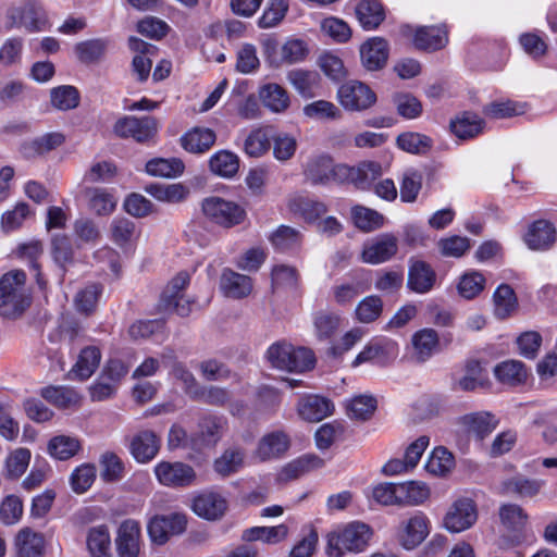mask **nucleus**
Wrapping results in <instances>:
<instances>
[{"label": "nucleus", "mask_w": 557, "mask_h": 557, "mask_svg": "<svg viewBox=\"0 0 557 557\" xmlns=\"http://www.w3.org/2000/svg\"><path fill=\"white\" fill-rule=\"evenodd\" d=\"M373 536L370 525L361 521H352L338 528L327 536L326 553L330 557H343L346 553L366 550Z\"/></svg>", "instance_id": "f257e3e1"}, {"label": "nucleus", "mask_w": 557, "mask_h": 557, "mask_svg": "<svg viewBox=\"0 0 557 557\" xmlns=\"http://www.w3.org/2000/svg\"><path fill=\"white\" fill-rule=\"evenodd\" d=\"M26 274L14 270L0 278V315L16 318L30 305V296L26 287Z\"/></svg>", "instance_id": "f03ea898"}, {"label": "nucleus", "mask_w": 557, "mask_h": 557, "mask_svg": "<svg viewBox=\"0 0 557 557\" xmlns=\"http://www.w3.org/2000/svg\"><path fill=\"white\" fill-rule=\"evenodd\" d=\"M272 367L288 372H305L313 369L315 357L311 349L295 347L287 342H276L267 350Z\"/></svg>", "instance_id": "7ed1b4c3"}, {"label": "nucleus", "mask_w": 557, "mask_h": 557, "mask_svg": "<svg viewBox=\"0 0 557 557\" xmlns=\"http://www.w3.org/2000/svg\"><path fill=\"white\" fill-rule=\"evenodd\" d=\"M347 172L346 164H335L331 157L321 154L307 162L304 175L313 185H329L345 183Z\"/></svg>", "instance_id": "20e7f679"}, {"label": "nucleus", "mask_w": 557, "mask_h": 557, "mask_svg": "<svg viewBox=\"0 0 557 557\" xmlns=\"http://www.w3.org/2000/svg\"><path fill=\"white\" fill-rule=\"evenodd\" d=\"M201 208L210 221L225 228L240 224L246 218V211L238 203L220 197L203 199Z\"/></svg>", "instance_id": "39448f33"}, {"label": "nucleus", "mask_w": 557, "mask_h": 557, "mask_svg": "<svg viewBox=\"0 0 557 557\" xmlns=\"http://www.w3.org/2000/svg\"><path fill=\"white\" fill-rule=\"evenodd\" d=\"M113 132L121 138H133L139 144H146L156 136L158 123L152 116H124L115 122Z\"/></svg>", "instance_id": "423d86ee"}, {"label": "nucleus", "mask_w": 557, "mask_h": 557, "mask_svg": "<svg viewBox=\"0 0 557 557\" xmlns=\"http://www.w3.org/2000/svg\"><path fill=\"white\" fill-rule=\"evenodd\" d=\"M478 519L474 500L468 497L456 499L448 508L444 519V528L451 533H460L470 529Z\"/></svg>", "instance_id": "0eeeda50"}, {"label": "nucleus", "mask_w": 557, "mask_h": 557, "mask_svg": "<svg viewBox=\"0 0 557 557\" xmlns=\"http://www.w3.org/2000/svg\"><path fill=\"white\" fill-rule=\"evenodd\" d=\"M337 98L342 107L348 111L367 110L376 101L371 88L358 81L343 84L337 90Z\"/></svg>", "instance_id": "6e6552de"}, {"label": "nucleus", "mask_w": 557, "mask_h": 557, "mask_svg": "<svg viewBox=\"0 0 557 557\" xmlns=\"http://www.w3.org/2000/svg\"><path fill=\"white\" fill-rule=\"evenodd\" d=\"M158 482L168 487H185L196 480L194 468L187 463L175 461H160L154 466Z\"/></svg>", "instance_id": "1a4fd4ad"}, {"label": "nucleus", "mask_w": 557, "mask_h": 557, "mask_svg": "<svg viewBox=\"0 0 557 557\" xmlns=\"http://www.w3.org/2000/svg\"><path fill=\"white\" fill-rule=\"evenodd\" d=\"M187 520L183 513H170L153 517L148 523V534L150 540L158 545H163L173 535L183 533L186 529Z\"/></svg>", "instance_id": "9d476101"}, {"label": "nucleus", "mask_w": 557, "mask_h": 557, "mask_svg": "<svg viewBox=\"0 0 557 557\" xmlns=\"http://www.w3.org/2000/svg\"><path fill=\"white\" fill-rule=\"evenodd\" d=\"M398 251V239L394 234L384 233L363 244L361 260L380 264L391 260Z\"/></svg>", "instance_id": "9b49d317"}, {"label": "nucleus", "mask_w": 557, "mask_h": 557, "mask_svg": "<svg viewBox=\"0 0 557 557\" xmlns=\"http://www.w3.org/2000/svg\"><path fill=\"white\" fill-rule=\"evenodd\" d=\"M430 533V520L421 511L404 520L399 525L398 540L400 545L408 550L418 547Z\"/></svg>", "instance_id": "f8f14e48"}, {"label": "nucleus", "mask_w": 557, "mask_h": 557, "mask_svg": "<svg viewBox=\"0 0 557 557\" xmlns=\"http://www.w3.org/2000/svg\"><path fill=\"white\" fill-rule=\"evenodd\" d=\"M9 27L23 26L29 30H38L45 24L44 12L41 8L32 0H26L18 7H13L8 11Z\"/></svg>", "instance_id": "ddd939ff"}, {"label": "nucleus", "mask_w": 557, "mask_h": 557, "mask_svg": "<svg viewBox=\"0 0 557 557\" xmlns=\"http://www.w3.org/2000/svg\"><path fill=\"white\" fill-rule=\"evenodd\" d=\"M436 273L433 268L423 260L413 259L409 260L407 287L417 293H429L435 285Z\"/></svg>", "instance_id": "4468645a"}, {"label": "nucleus", "mask_w": 557, "mask_h": 557, "mask_svg": "<svg viewBox=\"0 0 557 557\" xmlns=\"http://www.w3.org/2000/svg\"><path fill=\"white\" fill-rule=\"evenodd\" d=\"M289 444V437L283 431L268 433L259 441L253 451V458L259 461L280 458L288 450Z\"/></svg>", "instance_id": "2eb2a0df"}, {"label": "nucleus", "mask_w": 557, "mask_h": 557, "mask_svg": "<svg viewBox=\"0 0 557 557\" xmlns=\"http://www.w3.org/2000/svg\"><path fill=\"white\" fill-rule=\"evenodd\" d=\"M459 424L468 435L482 441L496 429L498 420L490 412L480 411L460 417Z\"/></svg>", "instance_id": "dca6fc26"}, {"label": "nucleus", "mask_w": 557, "mask_h": 557, "mask_svg": "<svg viewBox=\"0 0 557 557\" xmlns=\"http://www.w3.org/2000/svg\"><path fill=\"white\" fill-rule=\"evenodd\" d=\"M252 287L253 283L250 276L227 268L222 271L220 289L224 296L233 299H242L251 294Z\"/></svg>", "instance_id": "f3484780"}, {"label": "nucleus", "mask_w": 557, "mask_h": 557, "mask_svg": "<svg viewBox=\"0 0 557 557\" xmlns=\"http://www.w3.org/2000/svg\"><path fill=\"white\" fill-rule=\"evenodd\" d=\"M362 65L369 71L382 69L388 59V44L381 37H373L360 47Z\"/></svg>", "instance_id": "a211bd4d"}, {"label": "nucleus", "mask_w": 557, "mask_h": 557, "mask_svg": "<svg viewBox=\"0 0 557 557\" xmlns=\"http://www.w3.org/2000/svg\"><path fill=\"white\" fill-rule=\"evenodd\" d=\"M297 410L304 420L319 422L332 414L334 405L325 397L308 395L299 400Z\"/></svg>", "instance_id": "6ab92c4d"}, {"label": "nucleus", "mask_w": 557, "mask_h": 557, "mask_svg": "<svg viewBox=\"0 0 557 557\" xmlns=\"http://www.w3.org/2000/svg\"><path fill=\"white\" fill-rule=\"evenodd\" d=\"M129 449L136 461L145 463L157 456L160 440L152 431H140L132 438Z\"/></svg>", "instance_id": "aec40b11"}, {"label": "nucleus", "mask_w": 557, "mask_h": 557, "mask_svg": "<svg viewBox=\"0 0 557 557\" xmlns=\"http://www.w3.org/2000/svg\"><path fill=\"white\" fill-rule=\"evenodd\" d=\"M140 527L135 520L124 521L119 529L116 547L120 557H137L139 553Z\"/></svg>", "instance_id": "412c9836"}, {"label": "nucleus", "mask_w": 557, "mask_h": 557, "mask_svg": "<svg viewBox=\"0 0 557 557\" xmlns=\"http://www.w3.org/2000/svg\"><path fill=\"white\" fill-rule=\"evenodd\" d=\"M15 557H41L45 552V537L41 533L25 527L15 536Z\"/></svg>", "instance_id": "4be33fe9"}, {"label": "nucleus", "mask_w": 557, "mask_h": 557, "mask_svg": "<svg viewBox=\"0 0 557 557\" xmlns=\"http://www.w3.org/2000/svg\"><path fill=\"white\" fill-rule=\"evenodd\" d=\"M227 508L224 497L216 493H203L195 497L193 502L194 512L207 520H216L221 518Z\"/></svg>", "instance_id": "5701e85b"}, {"label": "nucleus", "mask_w": 557, "mask_h": 557, "mask_svg": "<svg viewBox=\"0 0 557 557\" xmlns=\"http://www.w3.org/2000/svg\"><path fill=\"white\" fill-rule=\"evenodd\" d=\"M216 135L211 128L194 127L181 138V146L188 152L201 154L208 151L215 143Z\"/></svg>", "instance_id": "b1692460"}, {"label": "nucleus", "mask_w": 557, "mask_h": 557, "mask_svg": "<svg viewBox=\"0 0 557 557\" xmlns=\"http://www.w3.org/2000/svg\"><path fill=\"white\" fill-rule=\"evenodd\" d=\"M259 99L273 113H284L290 106L288 91L276 83H268L259 88Z\"/></svg>", "instance_id": "393cba45"}, {"label": "nucleus", "mask_w": 557, "mask_h": 557, "mask_svg": "<svg viewBox=\"0 0 557 557\" xmlns=\"http://www.w3.org/2000/svg\"><path fill=\"white\" fill-rule=\"evenodd\" d=\"M369 282L362 275L356 274L350 280L335 284L332 287V295L336 304L345 306L369 290Z\"/></svg>", "instance_id": "a878e982"}, {"label": "nucleus", "mask_w": 557, "mask_h": 557, "mask_svg": "<svg viewBox=\"0 0 557 557\" xmlns=\"http://www.w3.org/2000/svg\"><path fill=\"white\" fill-rule=\"evenodd\" d=\"M128 46L131 50L138 52L133 59V71L139 82H145L152 66V61L147 55L153 54L157 51V47L136 37L129 38Z\"/></svg>", "instance_id": "bb28decb"}, {"label": "nucleus", "mask_w": 557, "mask_h": 557, "mask_svg": "<svg viewBox=\"0 0 557 557\" xmlns=\"http://www.w3.org/2000/svg\"><path fill=\"white\" fill-rule=\"evenodd\" d=\"M100 360L101 351L98 347H85L79 352L76 363L70 370L69 377L79 381L89 379L99 367Z\"/></svg>", "instance_id": "cd10ccee"}, {"label": "nucleus", "mask_w": 557, "mask_h": 557, "mask_svg": "<svg viewBox=\"0 0 557 557\" xmlns=\"http://www.w3.org/2000/svg\"><path fill=\"white\" fill-rule=\"evenodd\" d=\"M289 529L282 523L274 527H252L243 532V540L247 542L261 541L262 543L274 545L285 541Z\"/></svg>", "instance_id": "c85d7f7f"}, {"label": "nucleus", "mask_w": 557, "mask_h": 557, "mask_svg": "<svg viewBox=\"0 0 557 557\" xmlns=\"http://www.w3.org/2000/svg\"><path fill=\"white\" fill-rule=\"evenodd\" d=\"M82 449L81 440L71 435H55L47 445L48 454L58 460H69Z\"/></svg>", "instance_id": "c756f323"}, {"label": "nucleus", "mask_w": 557, "mask_h": 557, "mask_svg": "<svg viewBox=\"0 0 557 557\" xmlns=\"http://www.w3.org/2000/svg\"><path fill=\"white\" fill-rule=\"evenodd\" d=\"M226 424L223 417H205L198 425L197 441L205 446H214L225 432Z\"/></svg>", "instance_id": "7c9ffc66"}, {"label": "nucleus", "mask_w": 557, "mask_h": 557, "mask_svg": "<svg viewBox=\"0 0 557 557\" xmlns=\"http://www.w3.org/2000/svg\"><path fill=\"white\" fill-rule=\"evenodd\" d=\"M448 41L447 30L443 27L423 26L417 29L413 44L421 50H438Z\"/></svg>", "instance_id": "2f4dec72"}, {"label": "nucleus", "mask_w": 557, "mask_h": 557, "mask_svg": "<svg viewBox=\"0 0 557 557\" xmlns=\"http://www.w3.org/2000/svg\"><path fill=\"white\" fill-rule=\"evenodd\" d=\"M346 182H352L359 188H367L382 175V166L374 161H366L358 166L347 165Z\"/></svg>", "instance_id": "473e14b6"}, {"label": "nucleus", "mask_w": 557, "mask_h": 557, "mask_svg": "<svg viewBox=\"0 0 557 557\" xmlns=\"http://www.w3.org/2000/svg\"><path fill=\"white\" fill-rule=\"evenodd\" d=\"M209 168L218 176L232 178L239 170V158L232 151L219 150L209 159Z\"/></svg>", "instance_id": "72a5a7b5"}, {"label": "nucleus", "mask_w": 557, "mask_h": 557, "mask_svg": "<svg viewBox=\"0 0 557 557\" xmlns=\"http://www.w3.org/2000/svg\"><path fill=\"white\" fill-rule=\"evenodd\" d=\"M496 379L506 385L517 386L527 381L528 371L519 360H506L494 368Z\"/></svg>", "instance_id": "f704fd0d"}, {"label": "nucleus", "mask_w": 557, "mask_h": 557, "mask_svg": "<svg viewBox=\"0 0 557 557\" xmlns=\"http://www.w3.org/2000/svg\"><path fill=\"white\" fill-rule=\"evenodd\" d=\"M430 497L429 486L420 481H408L398 484V505L418 506Z\"/></svg>", "instance_id": "c9c22d12"}, {"label": "nucleus", "mask_w": 557, "mask_h": 557, "mask_svg": "<svg viewBox=\"0 0 557 557\" xmlns=\"http://www.w3.org/2000/svg\"><path fill=\"white\" fill-rule=\"evenodd\" d=\"M65 141L62 133H47L41 137L22 145L21 152L25 158H34L60 147Z\"/></svg>", "instance_id": "e433bc0d"}, {"label": "nucleus", "mask_w": 557, "mask_h": 557, "mask_svg": "<svg viewBox=\"0 0 557 557\" xmlns=\"http://www.w3.org/2000/svg\"><path fill=\"white\" fill-rule=\"evenodd\" d=\"M554 239L555 228L550 223L543 220L534 222L524 237L527 245L534 250L548 248Z\"/></svg>", "instance_id": "4c0bfd02"}, {"label": "nucleus", "mask_w": 557, "mask_h": 557, "mask_svg": "<svg viewBox=\"0 0 557 557\" xmlns=\"http://www.w3.org/2000/svg\"><path fill=\"white\" fill-rule=\"evenodd\" d=\"M454 455L444 446L435 447L430 454L425 470L435 476H446L455 468Z\"/></svg>", "instance_id": "58836bf2"}, {"label": "nucleus", "mask_w": 557, "mask_h": 557, "mask_svg": "<svg viewBox=\"0 0 557 557\" xmlns=\"http://www.w3.org/2000/svg\"><path fill=\"white\" fill-rule=\"evenodd\" d=\"M271 128L261 126L253 128L244 143V151L251 158H259L265 154L271 147Z\"/></svg>", "instance_id": "ea45409f"}, {"label": "nucleus", "mask_w": 557, "mask_h": 557, "mask_svg": "<svg viewBox=\"0 0 557 557\" xmlns=\"http://www.w3.org/2000/svg\"><path fill=\"white\" fill-rule=\"evenodd\" d=\"M356 15L364 29L376 28L384 20V10L377 0H361L356 7Z\"/></svg>", "instance_id": "a19ab883"}, {"label": "nucleus", "mask_w": 557, "mask_h": 557, "mask_svg": "<svg viewBox=\"0 0 557 557\" xmlns=\"http://www.w3.org/2000/svg\"><path fill=\"white\" fill-rule=\"evenodd\" d=\"M108 47V39L95 38L78 42L74 50L82 63L91 64L99 62L104 57Z\"/></svg>", "instance_id": "79ce46f5"}, {"label": "nucleus", "mask_w": 557, "mask_h": 557, "mask_svg": "<svg viewBox=\"0 0 557 557\" xmlns=\"http://www.w3.org/2000/svg\"><path fill=\"white\" fill-rule=\"evenodd\" d=\"M244 450L237 447L225 449L213 462L214 471L222 478H226L239 471L244 466Z\"/></svg>", "instance_id": "37998d69"}, {"label": "nucleus", "mask_w": 557, "mask_h": 557, "mask_svg": "<svg viewBox=\"0 0 557 557\" xmlns=\"http://www.w3.org/2000/svg\"><path fill=\"white\" fill-rule=\"evenodd\" d=\"M288 207L290 211L300 214L308 222H314L327 210L323 202L302 196L293 197L288 202Z\"/></svg>", "instance_id": "c03bdc74"}, {"label": "nucleus", "mask_w": 557, "mask_h": 557, "mask_svg": "<svg viewBox=\"0 0 557 557\" xmlns=\"http://www.w3.org/2000/svg\"><path fill=\"white\" fill-rule=\"evenodd\" d=\"M323 466V460L317 456L307 455L287 463L280 472L278 480L286 482L295 480L305 472Z\"/></svg>", "instance_id": "a18cd8bd"}, {"label": "nucleus", "mask_w": 557, "mask_h": 557, "mask_svg": "<svg viewBox=\"0 0 557 557\" xmlns=\"http://www.w3.org/2000/svg\"><path fill=\"white\" fill-rule=\"evenodd\" d=\"M111 239L121 248L133 245L137 238L136 225L126 218H115L110 225Z\"/></svg>", "instance_id": "49530a36"}, {"label": "nucleus", "mask_w": 557, "mask_h": 557, "mask_svg": "<svg viewBox=\"0 0 557 557\" xmlns=\"http://www.w3.org/2000/svg\"><path fill=\"white\" fill-rule=\"evenodd\" d=\"M145 190L154 199L170 203L181 202L188 195V189L182 184H150Z\"/></svg>", "instance_id": "de8ad7c7"}, {"label": "nucleus", "mask_w": 557, "mask_h": 557, "mask_svg": "<svg viewBox=\"0 0 557 557\" xmlns=\"http://www.w3.org/2000/svg\"><path fill=\"white\" fill-rule=\"evenodd\" d=\"M87 547L91 557H110L111 540L108 528L99 525L90 529L87 536Z\"/></svg>", "instance_id": "09e8293b"}, {"label": "nucleus", "mask_w": 557, "mask_h": 557, "mask_svg": "<svg viewBox=\"0 0 557 557\" xmlns=\"http://www.w3.org/2000/svg\"><path fill=\"white\" fill-rule=\"evenodd\" d=\"M185 165L177 158H156L146 163V172L152 176L176 177L184 172Z\"/></svg>", "instance_id": "8fccbe9b"}, {"label": "nucleus", "mask_w": 557, "mask_h": 557, "mask_svg": "<svg viewBox=\"0 0 557 557\" xmlns=\"http://www.w3.org/2000/svg\"><path fill=\"white\" fill-rule=\"evenodd\" d=\"M483 120L472 113H465L450 123L451 132L461 139L472 138L483 129Z\"/></svg>", "instance_id": "3c124183"}, {"label": "nucleus", "mask_w": 557, "mask_h": 557, "mask_svg": "<svg viewBox=\"0 0 557 557\" xmlns=\"http://www.w3.org/2000/svg\"><path fill=\"white\" fill-rule=\"evenodd\" d=\"M412 345L417 359L425 361L438 345V335L432 329H423L412 336Z\"/></svg>", "instance_id": "603ef678"}, {"label": "nucleus", "mask_w": 557, "mask_h": 557, "mask_svg": "<svg viewBox=\"0 0 557 557\" xmlns=\"http://www.w3.org/2000/svg\"><path fill=\"white\" fill-rule=\"evenodd\" d=\"M542 486V481L517 476L503 483V493L520 497H533L541 491Z\"/></svg>", "instance_id": "864d4df0"}, {"label": "nucleus", "mask_w": 557, "mask_h": 557, "mask_svg": "<svg viewBox=\"0 0 557 557\" xmlns=\"http://www.w3.org/2000/svg\"><path fill=\"white\" fill-rule=\"evenodd\" d=\"M494 312L499 319H505L511 314L517 307V298L513 289L507 285L502 284L494 293Z\"/></svg>", "instance_id": "5fc2aeb1"}, {"label": "nucleus", "mask_w": 557, "mask_h": 557, "mask_svg": "<svg viewBox=\"0 0 557 557\" xmlns=\"http://www.w3.org/2000/svg\"><path fill=\"white\" fill-rule=\"evenodd\" d=\"M24 41L20 37H11L0 46V64L3 67H16L22 62Z\"/></svg>", "instance_id": "6e6d98bb"}, {"label": "nucleus", "mask_w": 557, "mask_h": 557, "mask_svg": "<svg viewBox=\"0 0 557 557\" xmlns=\"http://www.w3.org/2000/svg\"><path fill=\"white\" fill-rule=\"evenodd\" d=\"M50 100L53 108L67 111L75 109L79 103V94L73 86L64 85L52 88Z\"/></svg>", "instance_id": "4d7b16f0"}, {"label": "nucleus", "mask_w": 557, "mask_h": 557, "mask_svg": "<svg viewBox=\"0 0 557 557\" xmlns=\"http://www.w3.org/2000/svg\"><path fill=\"white\" fill-rule=\"evenodd\" d=\"M269 239L275 249L280 251H288L300 246L301 234L290 226L281 225L271 234Z\"/></svg>", "instance_id": "13d9d810"}, {"label": "nucleus", "mask_w": 557, "mask_h": 557, "mask_svg": "<svg viewBox=\"0 0 557 557\" xmlns=\"http://www.w3.org/2000/svg\"><path fill=\"white\" fill-rule=\"evenodd\" d=\"M30 450L24 447L14 449L5 460V476L17 479L25 473L30 461Z\"/></svg>", "instance_id": "bf43d9fd"}, {"label": "nucleus", "mask_w": 557, "mask_h": 557, "mask_svg": "<svg viewBox=\"0 0 557 557\" xmlns=\"http://www.w3.org/2000/svg\"><path fill=\"white\" fill-rule=\"evenodd\" d=\"M287 79L299 95L310 98L313 96V89L318 84V74L304 70H294L288 73Z\"/></svg>", "instance_id": "052dcab7"}, {"label": "nucleus", "mask_w": 557, "mask_h": 557, "mask_svg": "<svg viewBox=\"0 0 557 557\" xmlns=\"http://www.w3.org/2000/svg\"><path fill=\"white\" fill-rule=\"evenodd\" d=\"M190 276L186 271L177 273L164 288L160 301L159 308H169L172 306V300L184 296L183 290L188 286Z\"/></svg>", "instance_id": "680f3d73"}, {"label": "nucleus", "mask_w": 557, "mask_h": 557, "mask_svg": "<svg viewBox=\"0 0 557 557\" xmlns=\"http://www.w3.org/2000/svg\"><path fill=\"white\" fill-rule=\"evenodd\" d=\"M383 301L379 296H367L359 301L355 309V317L361 323H371L382 313Z\"/></svg>", "instance_id": "e2e57ef3"}, {"label": "nucleus", "mask_w": 557, "mask_h": 557, "mask_svg": "<svg viewBox=\"0 0 557 557\" xmlns=\"http://www.w3.org/2000/svg\"><path fill=\"white\" fill-rule=\"evenodd\" d=\"M499 519L508 530H521L528 522V515L517 504H504L499 508Z\"/></svg>", "instance_id": "0e129e2a"}, {"label": "nucleus", "mask_w": 557, "mask_h": 557, "mask_svg": "<svg viewBox=\"0 0 557 557\" xmlns=\"http://www.w3.org/2000/svg\"><path fill=\"white\" fill-rule=\"evenodd\" d=\"M304 114L313 120H337L342 116L341 110L326 100H317L306 104L302 109Z\"/></svg>", "instance_id": "69168bd1"}, {"label": "nucleus", "mask_w": 557, "mask_h": 557, "mask_svg": "<svg viewBox=\"0 0 557 557\" xmlns=\"http://www.w3.org/2000/svg\"><path fill=\"white\" fill-rule=\"evenodd\" d=\"M484 286L485 278L483 274L478 271H471L460 277L457 289L461 297L473 299L484 289Z\"/></svg>", "instance_id": "338daca9"}, {"label": "nucleus", "mask_w": 557, "mask_h": 557, "mask_svg": "<svg viewBox=\"0 0 557 557\" xmlns=\"http://www.w3.org/2000/svg\"><path fill=\"white\" fill-rule=\"evenodd\" d=\"M397 146L409 153H424L431 148L432 140L425 135L408 132L397 137Z\"/></svg>", "instance_id": "774afa93"}]
</instances>
